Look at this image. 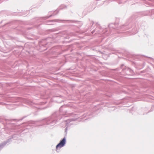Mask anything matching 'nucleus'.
<instances>
[{
  "label": "nucleus",
  "instance_id": "1",
  "mask_svg": "<svg viewBox=\"0 0 154 154\" xmlns=\"http://www.w3.org/2000/svg\"><path fill=\"white\" fill-rule=\"evenodd\" d=\"M66 143V139L64 138L56 146V151L59 152V150L64 146Z\"/></svg>",
  "mask_w": 154,
  "mask_h": 154
}]
</instances>
